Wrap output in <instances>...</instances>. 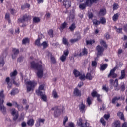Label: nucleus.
I'll return each mask as SVG.
<instances>
[{
  "instance_id": "1",
  "label": "nucleus",
  "mask_w": 127,
  "mask_h": 127,
  "mask_svg": "<svg viewBox=\"0 0 127 127\" xmlns=\"http://www.w3.org/2000/svg\"><path fill=\"white\" fill-rule=\"evenodd\" d=\"M31 67L33 69L37 70V76L38 78H42L43 77V67L42 65H39L38 63L34 62L31 63Z\"/></svg>"
},
{
  "instance_id": "2",
  "label": "nucleus",
  "mask_w": 127,
  "mask_h": 127,
  "mask_svg": "<svg viewBox=\"0 0 127 127\" xmlns=\"http://www.w3.org/2000/svg\"><path fill=\"white\" fill-rule=\"evenodd\" d=\"M4 99H5L4 91L2 90L0 91V111L3 113L6 112V108H5L3 105V103H4Z\"/></svg>"
},
{
  "instance_id": "3",
  "label": "nucleus",
  "mask_w": 127,
  "mask_h": 127,
  "mask_svg": "<svg viewBox=\"0 0 127 127\" xmlns=\"http://www.w3.org/2000/svg\"><path fill=\"white\" fill-rule=\"evenodd\" d=\"M99 0H86L85 3H81L79 5V8L84 10V9H86L87 6L91 7L94 3L97 4Z\"/></svg>"
},
{
  "instance_id": "4",
  "label": "nucleus",
  "mask_w": 127,
  "mask_h": 127,
  "mask_svg": "<svg viewBox=\"0 0 127 127\" xmlns=\"http://www.w3.org/2000/svg\"><path fill=\"white\" fill-rule=\"evenodd\" d=\"M100 44L102 46L98 45L96 47V50L97 51V58L100 56V55H102V54H103V52L105 50L104 48H107V44L104 40H101L100 41Z\"/></svg>"
},
{
  "instance_id": "5",
  "label": "nucleus",
  "mask_w": 127,
  "mask_h": 127,
  "mask_svg": "<svg viewBox=\"0 0 127 127\" xmlns=\"http://www.w3.org/2000/svg\"><path fill=\"white\" fill-rule=\"evenodd\" d=\"M52 111L55 110L54 115L55 118H57L61 115V113H63V107L61 106H55L52 108Z\"/></svg>"
},
{
  "instance_id": "6",
  "label": "nucleus",
  "mask_w": 127,
  "mask_h": 127,
  "mask_svg": "<svg viewBox=\"0 0 127 127\" xmlns=\"http://www.w3.org/2000/svg\"><path fill=\"white\" fill-rule=\"evenodd\" d=\"M27 86V92L28 93L31 91H33V88L35 87L36 83L34 81H29L26 82Z\"/></svg>"
},
{
  "instance_id": "7",
  "label": "nucleus",
  "mask_w": 127,
  "mask_h": 127,
  "mask_svg": "<svg viewBox=\"0 0 127 127\" xmlns=\"http://www.w3.org/2000/svg\"><path fill=\"white\" fill-rule=\"evenodd\" d=\"M6 82L8 85V89H10V88H11L12 84H14V85H16V86H18V84L16 83L15 81H14V79H12V81H10V79L9 78V77H7L6 78Z\"/></svg>"
},
{
  "instance_id": "8",
  "label": "nucleus",
  "mask_w": 127,
  "mask_h": 127,
  "mask_svg": "<svg viewBox=\"0 0 127 127\" xmlns=\"http://www.w3.org/2000/svg\"><path fill=\"white\" fill-rule=\"evenodd\" d=\"M77 125L81 127H92L90 126L89 123L86 122L85 124H83V120L82 118L79 119V121L77 122Z\"/></svg>"
},
{
  "instance_id": "9",
  "label": "nucleus",
  "mask_w": 127,
  "mask_h": 127,
  "mask_svg": "<svg viewBox=\"0 0 127 127\" xmlns=\"http://www.w3.org/2000/svg\"><path fill=\"white\" fill-rule=\"evenodd\" d=\"M36 94L38 95V96H41V99L44 101V102H46L47 100V97H46V95L44 94L42 92L38 91H36Z\"/></svg>"
},
{
  "instance_id": "10",
  "label": "nucleus",
  "mask_w": 127,
  "mask_h": 127,
  "mask_svg": "<svg viewBox=\"0 0 127 127\" xmlns=\"http://www.w3.org/2000/svg\"><path fill=\"white\" fill-rule=\"evenodd\" d=\"M117 70V67H115L110 70V73L108 75V77H112V78H117L118 75L115 73V71Z\"/></svg>"
},
{
  "instance_id": "11",
  "label": "nucleus",
  "mask_w": 127,
  "mask_h": 127,
  "mask_svg": "<svg viewBox=\"0 0 127 127\" xmlns=\"http://www.w3.org/2000/svg\"><path fill=\"white\" fill-rule=\"evenodd\" d=\"M11 114L13 117L14 121H16L18 119V112L15 109H12Z\"/></svg>"
},
{
  "instance_id": "12",
  "label": "nucleus",
  "mask_w": 127,
  "mask_h": 127,
  "mask_svg": "<svg viewBox=\"0 0 127 127\" xmlns=\"http://www.w3.org/2000/svg\"><path fill=\"white\" fill-rule=\"evenodd\" d=\"M63 5L65 7L66 9L68 8H70L72 5V2L68 0H65L64 2L63 3Z\"/></svg>"
},
{
  "instance_id": "13",
  "label": "nucleus",
  "mask_w": 127,
  "mask_h": 127,
  "mask_svg": "<svg viewBox=\"0 0 127 127\" xmlns=\"http://www.w3.org/2000/svg\"><path fill=\"white\" fill-rule=\"evenodd\" d=\"M44 122H45V120L44 119L38 118L35 124L36 127H40L41 124H44Z\"/></svg>"
},
{
  "instance_id": "14",
  "label": "nucleus",
  "mask_w": 127,
  "mask_h": 127,
  "mask_svg": "<svg viewBox=\"0 0 127 127\" xmlns=\"http://www.w3.org/2000/svg\"><path fill=\"white\" fill-rule=\"evenodd\" d=\"M106 13H107V10L106 9V8H104L100 10L98 14V16H105Z\"/></svg>"
},
{
  "instance_id": "15",
  "label": "nucleus",
  "mask_w": 127,
  "mask_h": 127,
  "mask_svg": "<svg viewBox=\"0 0 127 127\" xmlns=\"http://www.w3.org/2000/svg\"><path fill=\"white\" fill-rule=\"evenodd\" d=\"M12 52H13V54L12 55V58L13 59H15L17 57V54L19 53V50L13 48Z\"/></svg>"
},
{
  "instance_id": "16",
  "label": "nucleus",
  "mask_w": 127,
  "mask_h": 127,
  "mask_svg": "<svg viewBox=\"0 0 127 127\" xmlns=\"http://www.w3.org/2000/svg\"><path fill=\"white\" fill-rule=\"evenodd\" d=\"M113 86L114 87V90H115V91H119V81L118 80V79H116L114 81Z\"/></svg>"
},
{
  "instance_id": "17",
  "label": "nucleus",
  "mask_w": 127,
  "mask_h": 127,
  "mask_svg": "<svg viewBox=\"0 0 127 127\" xmlns=\"http://www.w3.org/2000/svg\"><path fill=\"white\" fill-rule=\"evenodd\" d=\"M126 78V70L125 69L121 71V76L119 77V80H124Z\"/></svg>"
},
{
  "instance_id": "18",
  "label": "nucleus",
  "mask_w": 127,
  "mask_h": 127,
  "mask_svg": "<svg viewBox=\"0 0 127 127\" xmlns=\"http://www.w3.org/2000/svg\"><path fill=\"white\" fill-rule=\"evenodd\" d=\"M74 96H76L77 97H80L82 94L81 93V91L79 90L78 88L74 89V91L73 92Z\"/></svg>"
},
{
  "instance_id": "19",
  "label": "nucleus",
  "mask_w": 127,
  "mask_h": 127,
  "mask_svg": "<svg viewBox=\"0 0 127 127\" xmlns=\"http://www.w3.org/2000/svg\"><path fill=\"white\" fill-rule=\"evenodd\" d=\"M67 25H68V23L67 22H64V23H62L59 28L61 31H63L64 29H65L67 27Z\"/></svg>"
},
{
  "instance_id": "20",
  "label": "nucleus",
  "mask_w": 127,
  "mask_h": 127,
  "mask_svg": "<svg viewBox=\"0 0 127 127\" xmlns=\"http://www.w3.org/2000/svg\"><path fill=\"white\" fill-rule=\"evenodd\" d=\"M88 54V50L86 48L82 49V51L78 54L79 56H83V55H87Z\"/></svg>"
},
{
  "instance_id": "21",
  "label": "nucleus",
  "mask_w": 127,
  "mask_h": 127,
  "mask_svg": "<svg viewBox=\"0 0 127 127\" xmlns=\"http://www.w3.org/2000/svg\"><path fill=\"white\" fill-rule=\"evenodd\" d=\"M27 124L28 126H29L30 127H32V126L34 125V120H33V119L29 120L27 121Z\"/></svg>"
},
{
  "instance_id": "22",
  "label": "nucleus",
  "mask_w": 127,
  "mask_h": 127,
  "mask_svg": "<svg viewBox=\"0 0 127 127\" xmlns=\"http://www.w3.org/2000/svg\"><path fill=\"white\" fill-rule=\"evenodd\" d=\"M6 106L8 107H12V106H17V102L15 101H13L12 103L10 102H8L6 104Z\"/></svg>"
},
{
  "instance_id": "23",
  "label": "nucleus",
  "mask_w": 127,
  "mask_h": 127,
  "mask_svg": "<svg viewBox=\"0 0 127 127\" xmlns=\"http://www.w3.org/2000/svg\"><path fill=\"white\" fill-rule=\"evenodd\" d=\"M52 96L54 99H57L58 98V94H57V92H56V90H54L52 92Z\"/></svg>"
},
{
  "instance_id": "24",
  "label": "nucleus",
  "mask_w": 127,
  "mask_h": 127,
  "mask_svg": "<svg viewBox=\"0 0 127 127\" xmlns=\"http://www.w3.org/2000/svg\"><path fill=\"white\" fill-rule=\"evenodd\" d=\"M33 21L34 23H38L39 22H40V18L38 17H35L33 18Z\"/></svg>"
},
{
  "instance_id": "25",
  "label": "nucleus",
  "mask_w": 127,
  "mask_h": 127,
  "mask_svg": "<svg viewBox=\"0 0 127 127\" xmlns=\"http://www.w3.org/2000/svg\"><path fill=\"white\" fill-rule=\"evenodd\" d=\"M16 75H17V71L15 70L10 73V77L12 78V79H13V78H15Z\"/></svg>"
},
{
  "instance_id": "26",
  "label": "nucleus",
  "mask_w": 127,
  "mask_h": 127,
  "mask_svg": "<svg viewBox=\"0 0 127 127\" xmlns=\"http://www.w3.org/2000/svg\"><path fill=\"white\" fill-rule=\"evenodd\" d=\"M86 78L87 80H93V78H94V77L92 76V74H91V73H88L86 74Z\"/></svg>"
},
{
  "instance_id": "27",
  "label": "nucleus",
  "mask_w": 127,
  "mask_h": 127,
  "mask_svg": "<svg viewBox=\"0 0 127 127\" xmlns=\"http://www.w3.org/2000/svg\"><path fill=\"white\" fill-rule=\"evenodd\" d=\"M75 29H76V24L75 23H73L69 27V29H70L71 31H74V30H75Z\"/></svg>"
},
{
  "instance_id": "28",
  "label": "nucleus",
  "mask_w": 127,
  "mask_h": 127,
  "mask_svg": "<svg viewBox=\"0 0 127 127\" xmlns=\"http://www.w3.org/2000/svg\"><path fill=\"white\" fill-rule=\"evenodd\" d=\"M91 95L94 98L95 97H99L100 94H98V92H97V91H96L95 90H93L91 93Z\"/></svg>"
},
{
  "instance_id": "29",
  "label": "nucleus",
  "mask_w": 127,
  "mask_h": 127,
  "mask_svg": "<svg viewBox=\"0 0 127 127\" xmlns=\"http://www.w3.org/2000/svg\"><path fill=\"white\" fill-rule=\"evenodd\" d=\"M79 39H81V36L80 35L78 36L76 39H71L70 42H71V43H74V42H76V41H78V40H79Z\"/></svg>"
},
{
  "instance_id": "30",
  "label": "nucleus",
  "mask_w": 127,
  "mask_h": 127,
  "mask_svg": "<svg viewBox=\"0 0 127 127\" xmlns=\"http://www.w3.org/2000/svg\"><path fill=\"white\" fill-rule=\"evenodd\" d=\"M121 123H120V121H116L113 123V126L115 127H120Z\"/></svg>"
},
{
  "instance_id": "31",
  "label": "nucleus",
  "mask_w": 127,
  "mask_h": 127,
  "mask_svg": "<svg viewBox=\"0 0 127 127\" xmlns=\"http://www.w3.org/2000/svg\"><path fill=\"white\" fill-rule=\"evenodd\" d=\"M73 74L75 77H79L81 75V73L79 72V71L76 69L73 70Z\"/></svg>"
},
{
  "instance_id": "32",
  "label": "nucleus",
  "mask_w": 127,
  "mask_h": 127,
  "mask_svg": "<svg viewBox=\"0 0 127 127\" xmlns=\"http://www.w3.org/2000/svg\"><path fill=\"white\" fill-rule=\"evenodd\" d=\"M113 10H117L120 7L118 3H115L113 5Z\"/></svg>"
},
{
  "instance_id": "33",
  "label": "nucleus",
  "mask_w": 127,
  "mask_h": 127,
  "mask_svg": "<svg viewBox=\"0 0 127 127\" xmlns=\"http://www.w3.org/2000/svg\"><path fill=\"white\" fill-rule=\"evenodd\" d=\"M62 42L63 44H64V45H69V43L68 42V40L66 39V38H63L62 39Z\"/></svg>"
},
{
  "instance_id": "34",
  "label": "nucleus",
  "mask_w": 127,
  "mask_h": 127,
  "mask_svg": "<svg viewBox=\"0 0 127 127\" xmlns=\"http://www.w3.org/2000/svg\"><path fill=\"white\" fill-rule=\"evenodd\" d=\"M79 109L80 110V111H81V112H82V113H84V111H85V105H84V104L81 103L79 106Z\"/></svg>"
},
{
  "instance_id": "35",
  "label": "nucleus",
  "mask_w": 127,
  "mask_h": 127,
  "mask_svg": "<svg viewBox=\"0 0 127 127\" xmlns=\"http://www.w3.org/2000/svg\"><path fill=\"white\" fill-rule=\"evenodd\" d=\"M117 116L120 117L121 120H123L125 121V118H124V114L123 113L119 112L117 113Z\"/></svg>"
},
{
  "instance_id": "36",
  "label": "nucleus",
  "mask_w": 127,
  "mask_h": 127,
  "mask_svg": "<svg viewBox=\"0 0 127 127\" xmlns=\"http://www.w3.org/2000/svg\"><path fill=\"white\" fill-rule=\"evenodd\" d=\"M79 79L81 80V81H85L86 79L85 74H80L79 75Z\"/></svg>"
},
{
  "instance_id": "37",
  "label": "nucleus",
  "mask_w": 127,
  "mask_h": 127,
  "mask_svg": "<svg viewBox=\"0 0 127 127\" xmlns=\"http://www.w3.org/2000/svg\"><path fill=\"white\" fill-rule=\"evenodd\" d=\"M4 65V60L3 58H0V67H3Z\"/></svg>"
},
{
  "instance_id": "38",
  "label": "nucleus",
  "mask_w": 127,
  "mask_h": 127,
  "mask_svg": "<svg viewBox=\"0 0 127 127\" xmlns=\"http://www.w3.org/2000/svg\"><path fill=\"white\" fill-rule=\"evenodd\" d=\"M66 59H67V57L66 56H64V55H63L60 57V60L62 62H64Z\"/></svg>"
},
{
  "instance_id": "39",
  "label": "nucleus",
  "mask_w": 127,
  "mask_h": 127,
  "mask_svg": "<svg viewBox=\"0 0 127 127\" xmlns=\"http://www.w3.org/2000/svg\"><path fill=\"white\" fill-rule=\"evenodd\" d=\"M93 23L94 25H100V24H101L100 21H99L97 19H94L93 20Z\"/></svg>"
},
{
  "instance_id": "40",
  "label": "nucleus",
  "mask_w": 127,
  "mask_h": 127,
  "mask_svg": "<svg viewBox=\"0 0 127 127\" xmlns=\"http://www.w3.org/2000/svg\"><path fill=\"white\" fill-rule=\"evenodd\" d=\"M108 67V64H105L101 66L100 70L101 71H104V70H106L107 67Z\"/></svg>"
},
{
  "instance_id": "41",
  "label": "nucleus",
  "mask_w": 127,
  "mask_h": 127,
  "mask_svg": "<svg viewBox=\"0 0 127 127\" xmlns=\"http://www.w3.org/2000/svg\"><path fill=\"white\" fill-rule=\"evenodd\" d=\"M119 100H120V97H114V98H113L112 101V104H115L116 102H118Z\"/></svg>"
},
{
  "instance_id": "42",
  "label": "nucleus",
  "mask_w": 127,
  "mask_h": 127,
  "mask_svg": "<svg viewBox=\"0 0 127 127\" xmlns=\"http://www.w3.org/2000/svg\"><path fill=\"white\" fill-rule=\"evenodd\" d=\"M97 64H98V63H97V61H93L92 62L91 66H92V67L96 68L97 67Z\"/></svg>"
},
{
  "instance_id": "43",
  "label": "nucleus",
  "mask_w": 127,
  "mask_h": 127,
  "mask_svg": "<svg viewBox=\"0 0 127 127\" xmlns=\"http://www.w3.org/2000/svg\"><path fill=\"white\" fill-rule=\"evenodd\" d=\"M100 24L105 25L106 24V19L105 18H101L100 19Z\"/></svg>"
},
{
  "instance_id": "44",
  "label": "nucleus",
  "mask_w": 127,
  "mask_h": 127,
  "mask_svg": "<svg viewBox=\"0 0 127 127\" xmlns=\"http://www.w3.org/2000/svg\"><path fill=\"white\" fill-rule=\"evenodd\" d=\"M23 44H26V43H29V39L26 38L22 40Z\"/></svg>"
},
{
  "instance_id": "45",
  "label": "nucleus",
  "mask_w": 127,
  "mask_h": 127,
  "mask_svg": "<svg viewBox=\"0 0 127 127\" xmlns=\"http://www.w3.org/2000/svg\"><path fill=\"white\" fill-rule=\"evenodd\" d=\"M48 34L49 35L50 37H53V30H49L48 31Z\"/></svg>"
},
{
  "instance_id": "46",
  "label": "nucleus",
  "mask_w": 127,
  "mask_h": 127,
  "mask_svg": "<svg viewBox=\"0 0 127 127\" xmlns=\"http://www.w3.org/2000/svg\"><path fill=\"white\" fill-rule=\"evenodd\" d=\"M93 43H95V40H94L86 41V44H87V45H92L93 44Z\"/></svg>"
},
{
  "instance_id": "47",
  "label": "nucleus",
  "mask_w": 127,
  "mask_h": 127,
  "mask_svg": "<svg viewBox=\"0 0 127 127\" xmlns=\"http://www.w3.org/2000/svg\"><path fill=\"white\" fill-rule=\"evenodd\" d=\"M35 44L36 45H37V46H41V44L40 43V39L38 38L35 41Z\"/></svg>"
},
{
  "instance_id": "48",
  "label": "nucleus",
  "mask_w": 127,
  "mask_h": 127,
  "mask_svg": "<svg viewBox=\"0 0 127 127\" xmlns=\"http://www.w3.org/2000/svg\"><path fill=\"white\" fill-rule=\"evenodd\" d=\"M41 46H43L44 48H46L47 46H48V44L46 42H43L42 44H41Z\"/></svg>"
},
{
  "instance_id": "49",
  "label": "nucleus",
  "mask_w": 127,
  "mask_h": 127,
  "mask_svg": "<svg viewBox=\"0 0 127 127\" xmlns=\"http://www.w3.org/2000/svg\"><path fill=\"white\" fill-rule=\"evenodd\" d=\"M87 103L89 106L92 104V100H91V97H88L87 100Z\"/></svg>"
},
{
  "instance_id": "50",
  "label": "nucleus",
  "mask_w": 127,
  "mask_h": 127,
  "mask_svg": "<svg viewBox=\"0 0 127 127\" xmlns=\"http://www.w3.org/2000/svg\"><path fill=\"white\" fill-rule=\"evenodd\" d=\"M24 120V116L20 115V117L18 119V122H20L21 121H23Z\"/></svg>"
},
{
  "instance_id": "51",
  "label": "nucleus",
  "mask_w": 127,
  "mask_h": 127,
  "mask_svg": "<svg viewBox=\"0 0 127 127\" xmlns=\"http://www.w3.org/2000/svg\"><path fill=\"white\" fill-rule=\"evenodd\" d=\"M102 90H103V91H105V92H106V93H108V92L109 91V89L108 88V87H107L106 86V85L103 86Z\"/></svg>"
},
{
  "instance_id": "52",
  "label": "nucleus",
  "mask_w": 127,
  "mask_h": 127,
  "mask_svg": "<svg viewBox=\"0 0 127 127\" xmlns=\"http://www.w3.org/2000/svg\"><path fill=\"white\" fill-rule=\"evenodd\" d=\"M67 122H68V117L65 116L64 117V120L63 125L64 126H65L66 125V123H67Z\"/></svg>"
},
{
  "instance_id": "53",
  "label": "nucleus",
  "mask_w": 127,
  "mask_h": 127,
  "mask_svg": "<svg viewBox=\"0 0 127 127\" xmlns=\"http://www.w3.org/2000/svg\"><path fill=\"white\" fill-rule=\"evenodd\" d=\"M64 55L67 57V56L69 55V51L68 50H64Z\"/></svg>"
},
{
  "instance_id": "54",
  "label": "nucleus",
  "mask_w": 127,
  "mask_h": 127,
  "mask_svg": "<svg viewBox=\"0 0 127 127\" xmlns=\"http://www.w3.org/2000/svg\"><path fill=\"white\" fill-rule=\"evenodd\" d=\"M65 127H75V125L72 122H69L68 123V126H65Z\"/></svg>"
},
{
  "instance_id": "55",
  "label": "nucleus",
  "mask_w": 127,
  "mask_h": 127,
  "mask_svg": "<svg viewBox=\"0 0 127 127\" xmlns=\"http://www.w3.org/2000/svg\"><path fill=\"white\" fill-rule=\"evenodd\" d=\"M15 107H17L19 111H22V110H23V106H22V105H19L17 104V106Z\"/></svg>"
},
{
  "instance_id": "56",
  "label": "nucleus",
  "mask_w": 127,
  "mask_h": 127,
  "mask_svg": "<svg viewBox=\"0 0 127 127\" xmlns=\"http://www.w3.org/2000/svg\"><path fill=\"white\" fill-rule=\"evenodd\" d=\"M100 122L101 124H102L103 126H106V121H105L104 118H101L100 119Z\"/></svg>"
},
{
  "instance_id": "57",
  "label": "nucleus",
  "mask_w": 127,
  "mask_h": 127,
  "mask_svg": "<svg viewBox=\"0 0 127 127\" xmlns=\"http://www.w3.org/2000/svg\"><path fill=\"white\" fill-rule=\"evenodd\" d=\"M115 29H116V31L117 32H118V33H122V30L123 29L122 28H118L117 29V27H115Z\"/></svg>"
},
{
  "instance_id": "58",
  "label": "nucleus",
  "mask_w": 127,
  "mask_h": 127,
  "mask_svg": "<svg viewBox=\"0 0 127 127\" xmlns=\"http://www.w3.org/2000/svg\"><path fill=\"white\" fill-rule=\"evenodd\" d=\"M120 89L121 90V91H124V90H125V84H124V83H123L121 86H120Z\"/></svg>"
},
{
  "instance_id": "59",
  "label": "nucleus",
  "mask_w": 127,
  "mask_h": 127,
  "mask_svg": "<svg viewBox=\"0 0 127 127\" xmlns=\"http://www.w3.org/2000/svg\"><path fill=\"white\" fill-rule=\"evenodd\" d=\"M17 92V89L13 90L11 92V95H15V94H16Z\"/></svg>"
},
{
  "instance_id": "60",
  "label": "nucleus",
  "mask_w": 127,
  "mask_h": 127,
  "mask_svg": "<svg viewBox=\"0 0 127 127\" xmlns=\"http://www.w3.org/2000/svg\"><path fill=\"white\" fill-rule=\"evenodd\" d=\"M43 89H44V86L41 85H40L39 87V89L36 91H39L40 92H41V90H43Z\"/></svg>"
},
{
  "instance_id": "61",
  "label": "nucleus",
  "mask_w": 127,
  "mask_h": 127,
  "mask_svg": "<svg viewBox=\"0 0 127 127\" xmlns=\"http://www.w3.org/2000/svg\"><path fill=\"white\" fill-rule=\"evenodd\" d=\"M105 37L106 38V39H110V35L109 33H107L105 34Z\"/></svg>"
},
{
  "instance_id": "62",
  "label": "nucleus",
  "mask_w": 127,
  "mask_h": 127,
  "mask_svg": "<svg viewBox=\"0 0 127 127\" xmlns=\"http://www.w3.org/2000/svg\"><path fill=\"white\" fill-rule=\"evenodd\" d=\"M109 118H110L109 114H105L104 115V118L105 119V120H108V119H109Z\"/></svg>"
},
{
  "instance_id": "63",
  "label": "nucleus",
  "mask_w": 127,
  "mask_h": 127,
  "mask_svg": "<svg viewBox=\"0 0 127 127\" xmlns=\"http://www.w3.org/2000/svg\"><path fill=\"white\" fill-rule=\"evenodd\" d=\"M21 126H22V127H26V122H23L21 123Z\"/></svg>"
},
{
  "instance_id": "64",
  "label": "nucleus",
  "mask_w": 127,
  "mask_h": 127,
  "mask_svg": "<svg viewBox=\"0 0 127 127\" xmlns=\"http://www.w3.org/2000/svg\"><path fill=\"white\" fill-rule=\"evenodd\" d=\"M121 127H127V122H124Z\"/></svg>"
}]
</instances>
